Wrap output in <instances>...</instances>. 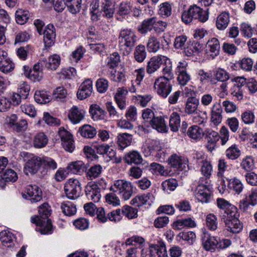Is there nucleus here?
<instances>
[{
    "label": "nucleus",
    "instance_id": "obj_1",
    "mask_svg": "<svg viewBox=\"0 0 257 257\" xmlns=\"http://www.w3.org/2000/svg\"><path fill=\"white\" fill-rule=\"evenodd\" d=\"M39 215L31 217V222L40 226L42 234L51 233L52 231V223L48 218L50 215V210L48 203H44L39 208Z\"/></svg>",
    "mask_w": 257,
    "mask_h": 257
},
{
    "label": "nucleus",
    "instance_id": "obj_2",
    "mask_svg": "<svg viewBox=\"0 0 257 257\" xmlns=\"http://www.w3.org/2000/svg\"><path fill=\"white\" fill-rule=\"evenodd\" d=\"M208 19L207 11H203L196 5L190 6L184 10L181 15V20L186 24L190 23L193 19H198L201 22H206Z\"/></svg>",
    "mask_w": 257,
    "mask_h": 257
},
{
    "label": "nucleus",
    "instance_id": "obj_3",
    "mask_svg": "<svg viewBox=\"0 0 257 257\" xmlns=\"http://www.w3.org/2000/svg\"><path fill=\"white\" fill-rule=\"evenodd\" d=\"M110 190L117 192L124 200L129 199L133 193V186L132 183L124 179H119L114 182Z\"/></svg>",
    "mask_w": 257,
    "mask_h": 257
},
{
    "label": "nucleus",
    "instance_id": "obj_4",
    "mask_svg": "<svg viewBox=\"0 0 257 257\" xmlns=\"http://www.w3.org/2000/svg\"><path fill=\"white\" fill-rule=\"evenodd\" d=\"M81 190V184L79 181L76 179H69L65 184V193L69 199H77L80 196Z\"/></svg>",
    "mask_w": 257,
    "mask_h": 257
},
{
    "label": "nucleus",
    "instance_id": "obj_5",
    "mask_svg": "<svg viewBox=\"0 0 257 257\" xmlns=\"http://www.w3.org/2000/svg\"><path fill=\"white\" fill-rule=\"evenodd\" d=\"M120 47H125L128 49L129 52L134 46L137 41V37L134 32L128 29L122 30L118 37Z\"/></svg>",
    "mask_w": 257,
    "mask_h": 257
},
{
    "label": "nucleus",
    "instance_id": "obj_6",
    "mask_svg": "<svg viewBox=\"0 0 257 257\" xmlns=\"http://www.w3.org/2000/svg\"><path fill=\"white\" fill-rule=\"evenodd\" d=\"M167 77H160L154 83V88L157 93L163 97H167L172 90V85Z\"/></svg>",
    "mask_w": 257,
    "mask_h": 257
},
{
    "label": "nucleus",
    "instance_id": "obj_7",
    "mask_svg": "<svg viewBox=\"0 0 257 257\" xmlns=\"http://www.w3.org/2000/svg\"><path fill=\"white\" fill-rule=\"evenodd\" d=\"M143 257H169L164 244H151L145 251L142 250Z\"/></svg>",
    "mask_w": 257,
    "mask_h": 257
},
{
    "label": "nucleus",
    "instance_id": "obj_8",
    "mask_svg": "<svg viewBox=\"0 0 257 257\" xmlns=\"http://www.w3.org/2000/svg\"><path fill=\"white\" fill-rule=\"evenodd\" d=\"M42 165L41 157L33 156L30 158L26 163L24 172L26 175H34L38 173Z\"/></svg>",
    "mask_w": 257,
    "mask_h": 257
},
{
    "label": "nucleus",
    "instance_id": "obj_9",
    "mask_svg": "<svg viewBox=\"0 0 257 257\" xmlns=\"http://www.w3.org/2000/svg\"><path fill=\"white\" fill-rule=\"evenodd\" d=\"M230 215L227 214L222 220L225 223L228 231L234 233H238L242 230V225L237 218V213Z\"/></svg>",
    "mask_w": 257,
    "mask_h": 257
},
{
    "label": "nucleus",
    "instance_id": "obj_10",
    "mask_svg": "<svg viewBox=\"0 0 257 257\" xmlns=\"http://www.w3.org/2000/svg\"><path fill=\"white\" fill-rule=\"evenodd\" d=\"M58 134L63 148L66 151L72 153L75 148L72 135L63 127L59 128Z\"/></svg>",
    "mask_w": 257,
    "mask_h": 257
},
{
    "label": "nucleus",
    "instance_id": "obj_11",
    "mask_svg": "<svg viewBox=\"0 0 257 257\" xmlns=\"http://www.w3.org/2000/svg\"><path fill=\"white\" fill-rule=\"evenodd\" d=\"M168 58L163 55H157L152 57L147 63L146 67L147 73L152 74L158 71L164 63L167 64Z\"/></svg>",
    "mask_w": 257,
    "mask_h": 257
},
{
    "label": "nucleus",
    "instance_id": "obj_12",
    "mask_svg": "<svg viewBox=\"0 0 257 257\" xmlns=\"http://www.w3.org/2000/svg\"><path fill=\"white\" fill-rule=\"evenodd\" d=\"M22 195L24 198L29 199L32 202H38L42 198V191L36 185H28Z\"/></svg>",
    "mask_w": 257,
    "mask_h": 257
},
{
    "label": "nucleus",
    "instance_id": "obj_13",
    "mask_svg": "<svg viewBox=\"0 0 257 257\" xmlns=\"http://www.w3.org/2000/svg\"><path fill=\"white\" fill-rule=\"evenodd\" d=\"M85 192L87 198L94 202H98L101 198L100 188L94 182H90L87 184Z\"/></svg>",
    "mask_w": 257,
    "mask_h": 257
},
{
    "label": "nucleus",
    "instance_id": "obj_14",
    "mask_svg": "<svg viewBox=\"0 0 257 257\" xmlns=\"http://www.w3.org/2000/svg\"><path fill=\"white\" fill-rule=\"evenodd\" d=\"M187 66L185 61L180 62L177 65V80L181 85H185L190 80L191 76L187 72Z\"/></svg>",
    "mask_w": 257,
    "mask_h": 257
},
{
    "label": "nucleus",
    "instance_id": "obj_15",
    "mask_svg": "<svg viewBox=\"0 0 257 257\" xmlns=\"http://www.w3.org/2000/svg\"><path fill=\"white\" fill-rule=\"evenodd\" d=\"M195 196L199 201L207 203L210 198L211 191L209 185L199 184L195 190Z\"/></svg>",
    "mask_w": 257,
    "mask_h": 257
},
{
    "label": "nucleus",
    "instance_id": "obj_16",
    "mask_svg": "<svg viewBox=\"0 0 257 257\" xmlns=\"http://www.w3.org/2000/svg\"><path fill=\"white\" fill-rule=\"evenodd\" d=\"M216 202L218 207L223 210V212L221 213V219L225 217L227 214L233 215L236 213V208L224 199L218 198Z\"/></svg>",
    "mask_w": 257,
    "mask_h": 257
},
{
    "label": "nucleus",
    "instance_id": "obj_17",
    "mask_svg": "<svg viewBox=\"0 0 257 257\" xmlns=\"http://www.w3.org/2000/svg\"><path fill=\"white\" fill-rule=\"evenodd\" d=\"M92 82L90 79L85 80L79 86L77 95L79 99L83 100L90 96L92 92Z\"/></svg>",
    "mask_w": 257,
    "mask_h": 257
},
{
    "label": "nucleus",
    "instance_id": "obj_18",
    "mask_svg": "<svg viewBox=\"0 0 257 257\" xmlns=\"http://www.w3.org/2000/svg\"><path fill=\"white\" fill-rule=\"evenodd\" d=\"M223 110L220 103L215 102L211 108L210 121L215 125L219 124L222 119Z\"/></svg>",
    "mask_w": 257,
    "mask_h": 257
},
{
    "label": "nucleus",
    "instance_id": "obj_19",
    "mask_svg": "<svg viewBox=\"0 0 257 257\" xmlns=\"http://www.w3.org/2000/svg\"><path fill=\"white\" fill-rule=\"evenodd\" d=\"M206 53L210 58L214 59L219 55L220 46L218 40L215 38L209 40L206 44Z\"/></svg>",
    "mask_w": 257,
    "mask_h": 257
},
{
    "label": "nucleus",
    "instance_id": "obj_20",
    "mask_svg": "<svg viewBox=\"0 0 257 257\" xmlns=\"http://www.w3.org/2000/svg\"><path fill=\"white\" fill-rule=\"evenodd\" d=\"M44 35V42L47 47L51 46L54 42L56 37L55 29L53 25L49 24L42 32Z\"/></svg>",
    "mask_w": 257,
    "mask_h": 257
},
{
    "label": "nucleus",
    "instance_id": "obj_21",
    "mask_svg": "<svg viewBox=\"0 0 257 257\" xmlns=\"http://www.w3.org/2000/svg\"><path fill=\"white\" fill-rule=\"evenodd\" d=\"M85 116V111L76 106H73L70 110L68 118L74 124L79 123Z\"/></svg>",
    "mask_w": 257,
    "mask_h": 257
},
{
    "label": "nucleus",
    "instance_id": "obj_22",
    "mask_svg": "<svg viewBox=\"0 0 257 257\" xmlns=\"http://www.w3.org/2000/svg\"><path fill=\"white\" fill-rule=\"evenodd\" d=\"M199 99L194 96L189 97L186 101L185 112L188 114H197Z\"/></svg>",
    "mask_w": 257,
    "mask_h": 257
},
{
    "label": "nucleus",
    "instance_id": "obj_23",
    "mask_svg": "<svg viewBox=\"0 0 257 257\" xmlns=\"http://www.w3.org/2000/svg\"><path fill=\"white\" fill-rule=\"evenodd\" d=\"M150 124L154 129L159 133H166L168 131L165 120L161 116L154 117L150 120Z\"/></svg>",
    "mask_w": 257,
    "mask_h": 257
},
{
    "label": "nucleus",
    "instance_id": "obj_24",
    "mask_svg": "<svg viewBox=\"0 0 257 257\" xmlns=\"http://www.w3.org/2000/svg\"><path fill=\"white\" fill-rule=\"evenodd\" d=\"M202 245L206 250L214 251L217 248V237L208 234L205 235L202 239Z\"/></svg>",
    "mask_w": 257,
    "mask_h": 257
},
{
    "label": "nucleus",
    "instance_id": "obj_25",
    "mask_svg": "<svg viewBox=\"0 0 257 257\" xmlns=\"http://www.w3.org/2000/svg\"><path fill=\"white\" fill-rule=\"evenodd\" d=\"M169 164L171 168H175L177 171H182L186 167V163L182 157L176 154L172 155L169 160Z\"/></svg>",
    "mask_w": 257,
    "mask_h": 257
},
{
    "label": "nucleus",
    "instance_id": "obj_26",
    "mask_svg": "<svg viewBox=\"0 0 257 257\" xmlns=\"http://www.w3.org/2000/svg\"><path fill=\"white\" fill-rule=\"evenodd\" d=\"M196 224L194 220L190 217L179 219L174 221L173 228L176 230H181L185 227H193Z\"/></svg>",
    "mask_w": 257,
    "mask_h": 257
},
{
    "label": "nucleus",
    "instance_id": "obj_27",
    "mask_svg": "<svg viewBox=\"0 0 257 257\" xmlns=\"http://www.w3.org/2000/svg\"><path fill=\"white\" fill-rule=\"evenodd\" d=\"M116 139L118 148L123 150L131 144L132 136L127 133L119 134L117 136Z\"/></svg>",
    "mask_w": 257,
    "mask_h": 257
},
{
    "label": "nucleus",
    "instance_id": "obj_28",
    "mask_svg": "<svg viewBox=\"0 0 257 257\" xmlns=\"http://www.w3.org/2000/svg\"><path fill=\"white\" fill-rule=\"evenodd\" d=\"M125 162L128 164H139L143 161L140 153L135 150L130 151L125 154L124 158Z\"/></svg>",
    "mask_w": 257,
    "mask_h": 257
},
{
    "label": "nucleus",
    "instance_id": "obj_29",
    "mask_svg": "<svg viewBox=\"0 0 257 257\" xmlns=\"http://www.w3.org/2000/svg\"><path fill=\"white\" fill-rule=\"evenodd\" d=\"M114 5L111 1H104L101 5V13L103 12V16L107 18L113 17L114 13Z\"/></svg>",
    "mask_w": 257,
    "mask_h": 257
},
{
    "label": "nucleus",
    "instance_id": "obj_30",
    "mask_svg": "<svg viewBox=\"0 0 257 257\" xmlns=\"http://www.w3.org/2000/svg\"><path fill=\"white\" fill-rule=\"evenodd\" d=\"M89 112L94 120H102L105 117V111L96 104H91L89 108Z\"/></svg>",
    "mask_w": 257,
    "mask_h": 257
},
{
    "label": "nucleus",
    "instance_id": "obj_31",
    "mask_svg": "<svg viewBox=\"0 0 257 257\" xmlns=\"http://www.w3.org/2000/svg\"><path fill=\"white\" fill-rule=\"evenodd\" d=\"M154 198L151 193L144 194L142 195H138L131 200V204L136 206L140 207L149 203V200H152Z\"/></svg>",
    "mask_w": 257,
    "mask_h": 257
},
{
    "label": "nucleus",
    "instance_id": "obj_32",
    "mask_svg": "<svg viewBox=\"0 0 257 257\" xmlns=\"http://www.w3.org/2000/svg\"><path fill=\"white\" fill-rule=\"evenodd\" d=\"M42 63L44 64V66L49 70H55L59 66L60 62V57L59 56L55 54L50 56L48 60H42Z\"/></svg>",
    "mask_w": 257,
    "mask_h": 257
},
{
    "label": "nucleus",
    "instance_id": "obj_33",
    "mask_svg": "<svg viewBox=\"0 0 257 257\" xmlns=\"http://www.w3.org/2000/svg\"><path fill=\"white\" fill-rule=\"evenodd\" d=\"M156 20L157 18L155 17L144 20L139 29L140 32L143 34H146L153 29L154 30Z\"/></svg>",
    "mask_w": 257,
    "mask_h": 257
},
{
    "label": "nucleus",
    "instance_id": "obj_34",
    "mask_svg": "<svg viewBox=\"0 0 257 257\" xmlns=\"http://www.w3.org/2000/svg\"><path fill=\"white\" fill-rule=\"evenodd\" d=\"M230 22V17L227 13H222L217 18L216 26L219 30H224L228 26Z\"/></svg>",
    "mask_w": 257,
    "mask_h": 257
},
{
    "label": "nucleus",
    "instance_id": "obj_35",
    "mask_svg": "<svg viewBox=\"0 0 257 257\" xmlns=\"http://www.w3.org/2000/svg\"><path fill=\"white\" fill-rule=\"evenodd\" d=\"M78 132L82 137L87 139H92L97 134L96 130L89 124H85L79 127Z\"/></svg>",
    "mask_w": 257,
    "mask_h": 257
},
{
    "label": "nucleus",
    "instance_id": "obj_36",
    "mask_svg": "<svg viewBox=\"0 0 257 257\" xmlns=\"http://www.w3.org/2000/svg\"><path fill=\"white\" fill-rule=\"evenodd\" d=\"M48 142L47 136L44 133L40 132L35 136L33 144L35 148L40 149L45 147Z\"/></svg>",
    "mask_w": 257,
    "mask_h": 257
},
{
    "label": "nucleus",
    "instance_id": "obj_37",
    "mask_svg": "<svg viewBox=\"0 0 257 257\" xmlns=\"http://www.w3.org/2000/svg\"><path fill=\"white\" fill-rule=\"evenodd\" d=\"M147 47L149 52L156 53L161 48V44L155 36L151 35L148 38Z\"/></svg>",
    "mask_w": 257,
    "mask_h": 257
},
{
    "label": "nucleus",
    "instance_id": "obj_38",
    "mask_svg": "<svg viewBox=\"0 0 257 257\" xmlns=\"http://www.w3.org/2000/svg\"><path fill=\"white\" fill-rule=\"evenodd\" d=\"M202 46L199 42L193 41L184 49V53L187 56L198 54L202 50Z\"/></svg>",
    "mask_w": 257,
    "mask_h": 257
},
{
    "label": "nucleus",
    "instance_id": "obj_39",
    "mask_svg": "<svg viewBox=\"0 0 257 257\" xmlns=\"http://www.w3.org/2000/svg\"><path fill=\"white\" fill-rule=\"evenodd\" d=\"M150 171L151 173L156 175H161L163 176H167L169 172L167 170L161 165L157 163H152L150 166Z\"/></svg>",
    "mask_w": 257,
    "mask_h": 257
},
{
    "label": "nucleus",
    "instance_id": "obj_40",
    "mask_svg": "<svg viewBox=\"0 0 257 257\" xmlns=\"http://www.w3.org/2000/svg\"><path fill=\"white\" fill-rule=\"evenodd\" d=\"M187 134L192 139L199 140L203 136L204 132L197 125H193L188 128Z\"/></svg>",
    "mask_w": 257,
    "mask_h": 257
},
{
    "label": "nucleus",
    "instance_id": "obj_41",
    "mask_svg": "<svg viewBox=\"0 0 257 257\" xmlns=\"http://www.w3.org/2000/svg\"><path fill=\"white\" fill-rule=\"evenodd\" d=\"M66 169L73 174H81L84 171L85 165L82 161H75L69 164Z\"/></svg>",
    "mask_w": 257,
    "mask_h": 257
},
{
    "label": "nucleus",
    "instance_id": "obj_42",
    "mask_svg": "<svg viewBox=\"0 0 257 257\" xmlns=\"http://www.w3.org/2000/svg\"><path fill=\"white\" fill-rule=\"evenodd\" d=\"M146 56L147 52L144 45L140 44L135 48L134 57L137 62L140 63L143 62Z\"/></svg>",
    "mask_w": 257,
    "mask_h": 257
},
{
    "label": "nucleus",
    "instance_id": "obj_43",
    "mask_svg": "<svg viewBox=\"0 0 257 257\" xmlns=\"http://www.w3.org/2000/svg\"><path fill=\"white\" fill-rule=\"evenodd\" d=\"M172 8L169 2H165L160 4L158 14L162 18H167L172 14Z\"/></svg>",
    "mask_w": 257,
    "mask_h": 257
},
{
    "label": "nucleus",
    "instance_id": "obj_44",
    "mask_svg": "<svg viewBox=\"0 0 257 257\" xmlns=\"http://www.w3.org/2000/svg\"><path fill=\"white\" fill-rule=\"evenodd\" d=\"M176 238L179 242L184 240L189 244H192L195 240L196 235L193 231L181 232L177 235Z\"/></svg>",
    "mask_w": 257,
    "mask_h": 257
},
{
    "label": "nucleus",
    "instance_id": "obj_45",
    "mask_svg": "<svg viewBox=\"0 0 257 257\" xmlns=\"http://www.w3.org/2000/svg\"><path fill=\"white\" fill-rule=\"evenodd\" d=\"M35 100L38 103L45 104L51 100V96L47 91H36L34 94Z\"/></svg>",
    "mask_w": 257,
    "mask_h": 257
},
{
    "label": "nucleus",
    "instance_id": "obj_46",
    "mask_svg": "<svg viewBox=\"0 0 257 257\" xmlns=\"http://www.w3.org/2000/svg\"><path fill=\"white\" fill-rule=\"evenodd\" d=\"M61 208L63 213L67 216L73 215L76 212V208L72 202L64 201L61 203Z\"/></svg>",
    "mask_w": 257,
    "mask_h": 257
},
{
    "label": "nucleus",
    "instance_id": "obj_47",
    "mask_svg": "<svg viewBox=\"0 0 257 257\" xmlns=\"http://www.w3.org/2000/svg\"><path fill=\"white\" fill-rule=\"evenodd\" d=\"M228 187L239 194L242 191L243 186L239 179L233 178L228 180Z\"/></svg>",
    "mask_w": 257,
    "mask_h": 257
},
{
    "label": "nucleus",
    "instance_id": "obj_48",
    "mask_svg": "<svg viewBox=\"0 0 257 257\" xmlns=\"http://www.w3.org/2000/svg\"><path fill=\"white\" fill-rule=\"evenodd\" d=\"M99 6V0H94L90 4V13L93 21H97L100 17L101 12L98 10Z\"/></svg>",
    "mask_w": 257,
    "mask_h": 257
},
{
    "label": "nucleus",
    "instance_id": "obj_49",
    "mask_svg": "<svg viewBox=\"0 0 257 257\" xmlns=\"http://www.w3.org/2000/svg\"><path fill=\"white\" fill-rule=\"evenodd\" d=\"M102 171L100 165H95L91 167L86 173V177L89 180L94 179L99 176Z\"/></svg>",
    "mask_w": 257,
    "mask_h": 257
},
{
    "label": "nucleus",
    "instance_id": "obj_50",
    "mask_svg": "<svg viewBox=\"0 0 257 257\" xmlns=\"http://www.w3.org/2000/svg\"><path fill=\"white\" fill-rule=\"evenodd\" d=\"M169 125L173 132L178 131L180 126V115L177 112H174L170 116Z\"/></svg>",
    "mask_w": 257,
    "mask_h": 257
},
{
    "label": "nucleus",
    "instance_id": "obj_51",
    "mask_svg": "<svg viewBox=\"0 0 257 257\" xmlns=\"http://www.w3.org/2000/svg\"><path fill=\"white\" fill-rule=\"evenodd\" d=\"M122 214L124 215L129 219L137 218L138 216V209L128 205H124L121 210Z\"/></svg>",
    "mask_w": 257,
    "mask_h": 257
},
{
    "label": "nucleus",
    "instance_id": "obj_52",
    "mask_svg": "<svg viewBox=\"0 0 257 257\" xmlns=\"http://www.w3.org/2000/svg\"><path fill=\"white\" fill-rule=\"evenodd\" d=\"M14 238L13 233L9 231L4 230L0 232V240L5 246L8 247L11 246V245H8V243H12Z\"/></svg>",
    "mask_w": 257,
    "mask_h": 257
},
{
    "label": "nucleus",
    "instance_id": "obj_53",
    "mask_svg": "<svg viewBox=\"0 0 257 257\" xmlns=\"http://www.w3.org/2000/svg\"><path fill=\"white\" fill-rule=\"evenodd\" d=\"M15 64L10 59H3L0 61V70L4 73L12 71Z\"/></svg>",
    "mask_w": 257,
    "mask_h": 257
},
{
    "label": "nucleus",
    "instance_id": "obj_54",
    "mask_svg": "<svg viewBox=\"0 0 257 257\" xmlns=\"http://www.w3.org/2000/svg\"><path fill=\"white\" fill-rule=\"evenodd\" d=\"M226 156L231 160H235L240 155V151L235 145H232L225 151Z\"/></svg>",
    "mask_w": 257,
    "mask_h": 257
},
{
    "label": "nucleus",
    "instance_id": "obj_55",
    "mask_svg": "<svg viewBox=\"0 0 257 257\" xmlns=\"http://www.w3.org/2000/svg\"><path fill=\"white\" fill-rule=\"evenodd\" d=\"M30 91V86L27 82L25 81L20 82L18 88V92L22 95L23 99H26L27 98Z\"/></svg>",
    "mask_w": 257,
    "mask_h": 257
},
{
    "label": "nucleus",
    "instance_id": "obj_56",
    "mask_svg": "<svg viewBox=\"0 0 257 257\" xmlns=\"http://www.w3.org/2000/svg\"><path fill=\"white\" fill-rule=\"evenodd\" d=\"M178 181L175 179L171 178L163 182L162 186L164 190L173 191L178 186Z\"/></svg>",
    "mask_w": 257,
    "mask_h": 257
},
{
    "label": "nucleus",
    "instance_id": "obj_57",
    "mask_svg": "<svg viewBox=\"0 0 257 257\" xmlns=\"http://www.w3.org/2000/svg\"><path fill=\"white\" fill-rule=\"evenodd\" d=\"M206 225L211 230H215L217 228V217L213 214L210 213L206 218Z\"/></svg>",
    "mask_w": 257,
    "mask_h": 257
},
{
    "label": "nucleus",
    "instance_id": "obj_58",
    "mask_svg": "<svg viewBox=\"0 0 257 257\" xmlns=\"http://www.w3.org/2000/svg\"><path fill=\"white\" fill-rule=\"evenodd\" d=\"M110 79L116 82H123L125 81V75L122 71H111L110 74Z\"/></svg>",
    "mask_w": 257,
    "mask_h": 257
},
{
    "label": "nucleus",
    "instance_id": "obj_59",
    "mask_svg": "<svg viewBox=\"0 0 257 257\" xmlns=\"http://www.w3.org/2000/svg\"><path fill=\"white\" fill-rule=\"evenodd\" d=\"M67 7L69 11L73 14L79 12L81 8L80 0H73V1L66 2Z\"/></svg>",
    "mask_w": 257,
    "mask_h": 257
},
{
    "label": "nucleus",
    "instance_id": "obj_60",
    "mask_svg": "<svg viewBox=\"0 0 257 257\" xmlns=\"http://www.w3.org/2000/svg\"><path fill=\"white\" fill-rule=\"evenodd\" d=\"M231 81L233 82L232 87H237L239 89L245 90L246 88V79L243 77H235L231 78Z\"/></svg>",
    "mask_w": 257,
    "mask_h": 257
},
{
    "label": "nucleus",
    "instance_id": "obj_61",
    "mask_svg": "<svg viewBox=\"0 0 257 257\" xmlns=\"http://www.w3.org/2000/svg\"><path fill=\"white\" fill-rule=\"evenodd\" d=\"M120 62V56L118 53L114 52L108 58L107 65L110 68L112 69L116 67Z\"/></svg>",
    "mask_w": 257,
    "mask_h": 257
},
{
    "label": "nucleus",
    "instance_id": "obj_62",
    "mask_svg": "<svg viewBox=\"0 0 257 257\" xmlns=\"http://www.w3.org/2000/svg\"><path fill=\"white\" fill-rule=\"evenodd\" d=\"M107 218H108V220L114 222L120 221L122 219V213L121 210L117 209L108 212L107 214Z\"/></svg>",
    "mask_w": 257,
    "mask_h": 257
},
{
    "label": "nucleus",
    "instance_id": "obj_63",
    "mask_svg": "<svg viewBox=\"0 0 257 257\" xmlns=\"http://www.w3.org/2000/svg\"><path fill=\"white\" fill-rule=\"evenodd\" d=\"M214 77L218 81L224 82L229 79V74L224 69L219 68L214 72Z\"/></svg>",
    "mask_w": 257,
    "mask_h": 257
},
{
    "label": "nucleus",
    "instance_id": "obj_64",
    "mask_svg": "<svg viewBox=\"0 0 257 257\" xmlns=\"http://www.w3.org/2000/svg\"><path fill=\"white\" fill-rule=\"evenodd\" d=\"M241 167L246 171H250L254 168L253 158L250 156H247L243 159L241 163Z\"/></svg>",
    "mask_w": 257,
    "mask_h": 257
}]
</instances>
